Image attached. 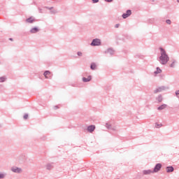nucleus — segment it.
Listing matches in <instances>:
<instances>
[{
    "label": "nucleus",
    "mask_w": 179,
    "mask_h": 179,
    "mask_svg": "<svg viewBox=\"0 0 179 179\" xmlns=\"http://www.w3.org/2000/svg\"><path fill=\"white\" fill-rule=\"evenodd\" d=\"M27 118H29V115L28 114H25L24 115V120H27Z\"/></svg>",
    "instance_id": "nucleus-29"
},
{
    "label": "nucleus",
    "mask_w": 179,
    "mask_h": 179,
    "mask_svg": "<svg viewBox=\"0 0 179 179\" xmlns=\"http://www.w3.org/2000/svg\"><path fill=\"white\" fill-rule=\"evenodd\" d=\"M43 76H45V79H52L51 72L50 71H45L43 73Z\"/></svg>",
    "instance_id": "nucleus-6"
},
{
    "label": "nucleus",
    "mask_w": 179,
    "mask_h": 179,
    "mask_svg": "<svg viewBox=\"0 0 179 179\" xmlns=\"http://www.w3.org/2000/svg\"><path fill=\"white\" fill-rule=\"evenodd\" d=\"M105 52L106 54H110V55H114L115 51L113 48H108Z\"/></svg>",
    "instance_id": "nucleus-13"
},
{
    "label": "nucleus",
    "mask_w": 179,
    "mask_h": 179,
    "mask_svg": "<svg viewBox=\"0 0 179 179\" xmlns=\"http://www.w3.org/2000/svg\"><path fill=\"white\" fill-rule=\"evenodd\" d=\"M176 1L178 2V3H179V0H176Z\"/></svg>",
    "instance_id": "nucleus-37"
},
{
    "label": "nucleus",
    "mask_w": 179,
    "mask_h": 179,
    "mask_svg": "<svg viewBox=\"0 0 179 179\" xmlns=\"http://www.w3.org/2000/svg\"><path fill=\"white\" fill-rule=\"evenodd\" d=\"M99 2V0H92L93 3H97Z\"/></svg>",
    "instance_id": "nucleus-31"
},
{
    "label": "nucleus",
    "mask_w": 179,
    "mask_h": 179,
    "mask_svg": "<svg viewBox=\"0 0 179 179\" xmlns=\"http://www.w3.org/2000/svg\"><path fill=\"white\" fill-rule=\"evenodd\" d=\"M162 127H163V124H155V128H162Z\"/></svg>",
    "instance_id": "nucleus-25"
},
{
    "label": "nucleus",
    "mask_w": 179,
    "mask_h": 179,
    "mask_svg": "<svg viewBox=\"0 0 179 179\" xmlns=\"http://www.w3.org/2000/svg\"><path fill=\"white\" fill-rule=\"evenodd\" d=\"M96 63H92L91 64V66H90V68L92 71H94L96 68Z\"/></svg>",
    "instance_id": "nucleus-21"
},
{
    "label": "nucleus",
    "mask_w": 179,
    "mask_h": 179,
    "mask_svg": "<svg viewBox=\"0 0 179 179\" xmlns=\"http://www.w3.org/2000/svg\"><path fill=\"white\" fill-rule=\"evenodd\" d=\"M175 94H176V96L179 99V90H178V91H176V92H175Z\"/></svg>",
    "instance_id": "nucleus-28"
},
{
    "label": "nucleus",
    "mask_w": 179,
    "mask_h": 179,
    "mask_svg": "<svg viewBox=\"0 0 179 179\" xmlns=\"http://www.w3.org/2000/svg\"><path fill=\"white\" fill-rule=\"evenodd\" d=\"M105 127L107 128V129H112V131H115V128H113L110 124L106 123Z\"/></svg>",
    "instance_id": "nucleus-17"
},
{
    "label": "nucleus",
    "mask_w": 179,
    "mask_h": 179,
    "mask_svg": "<svg viewBox=\"0 0 179 179\" xmlns=\"http://www.w3.org/2000/svg\"><path fill=\"white\" fill-rule=\"evenodd\" d=\"M46 170H52L54 169V163H48L45 165Z\"/></svg>",
    "instance_id": "nucleus-9"
},
{
    "label": "nucleus",
    "mask_w": 179,
    "mask_h": 179,
    "mask_svg": "<svg viewBox=\"0 0 179 179\" xmlns=\"http://www.w3.org/2000/svg\"><path fill=\"white\" fill-rule=\"evenodd\" d=\"M131 15H132V11L131 10H127L126 13L122 14V17H123V19H127V17H129Z\"/></svg>",
    "instance_id": "nucleus-4"
},
{
    "label": "nucleus",
    "mask_w": 179,
    "mask_h": 179,
    "mask_svg": "<svg viewBox=\"0 0 179 179\" xmlns=\"http://www.w3.org/2000/svg\"><path fill=\"white\" fill-rule=\"evenodd\" d=\"M166 23L167 24H171V20H166Z\"/></svg>",
    "instance_id": "nucleus-27"
},
{
    "label": "nucleus",
    "mask_w": 179,
    "mask_h": 179,
    "mask_svg": "<svg viewBox=\"0 0 179 179\" xmlns=\"http://www.w3.org/2000/svg\"><path fill=\"white\" fill-rule=\"evenodd\" d=\"M160 51V57H159V64L162 65H166L169 61H170V57H169V55L166 52V50L163 48H159Z\"/></svg>",
    "instance_id": "nucleus-1"
},
{
    "label": "nucleus",
    "mask_w": 179,
    "mask_h": 179,
    "mask_svg": "<svg viewBox=\"0 0 179 179\" xmlns=\"http://www.w3.org/2000/svg\"><path fill=\"white\" fill-rule=\"evenodd\" d=\"M115 27L116 29H118V27H120V24H116L115 26Z\"/></svg>",
    "instance_id": "nucleus-32"
},
{
    "label": "nucleus",
    "mask_w": 179,
    "mask_h": 179,
    "mask_svg": "<svg viewBox=\"0 0 179 179\" xmlns=\"http://www.w3.org/2000/svg\"><path fill=\"white\" fill-rule=\"evenodd\" d=\"M155 75L162 73V69L159 67H157V70L154 72Z\"/></svg>",
    "instance_id": "nucleus-19"
},
{
    "label": "nucleus",
    "mask_w": 179,
    "mask_h": 179,
    "mask_svg": "<svg viewBox=\"0 0 179 179\" xmlns=\"http://www.w3.org/2000/svg\"><path fill=\"white\" fill-rule=\"evenodd\" d=\"M11 171H13V173H17V174H20V173H22V168H19L17 166H13L11 168Z\"/></svg>",
    "instance_id": "nucleus-3"
},
{
    "label": "nucleus",
    "mask_w": 179,
    "mask_h": 179,
    "mask_svg": "<svg viewBox=\"0 0 179 179\" xmlns=\"http://www.w3.org/2000/svg\"><path fill=\"white\" fill-rule=\"evenodd\" d=\"M156 100H157V101H159V103H162L163 101V96H162V94H159Z\"/></svg>",
    "instance_id": "nucleus-18"
},
{
    "label": "nucleus",
    "mask_w": 179,
    "mask_h": 179,
    "mask_svg": "<svg viewBox=\"0 0 179 179\" xmlns=\"http://www.w3.org/2000/svg\"><path fill=\"white\" fill-rule=\"evenodd\" d=\"M163 90H164V87H159L154 90V93H160V92H163Z\"/></svg>",
    "instance_id": "nucleus-12"
},
{
    "label": "nucleus",
    "mask_w": 179,
    "mask_h": 179,
    "mask_svg": "<svg viewBox=\"0 0 179 179\" xmlns=\"http://www.w3.org/2000/svg\"><path fill=\"white\" fill-rule=\"evenodd\" d=\"M38 10H39V13H43V9H41V8H38Z\"/></svg>",
    "instance_id": "nucleus-33"
},
{
    "label": "nucleus",
    "mask_w": 179,
    "mask_h": 179,
    "mask_svg": "<svg viewBox=\"0 0 179 179\" xmlns=\"http://www.w3.org/2000/svg\"><path fill=\"white\" fill-rule=\"evenodd\" d=\"M153 171L148 169V170H144L143 171V174H144V176H149V174H153Z\"/></svg>",
    "instance_id": "nucleus-11"
},
{
    "label": "nucleus",
    "mask_w": 179,
    "mask_h": 179,
    "mask_svg": "<svg viewBox=\"0 0 179 179\" xmlns=\"http://www.w3.org/2000/svg\"><path fill=\"white\" fill-rule=\"evenodd\" d=\"M57 108H58V106H55V109L57 110Z\"/></svg>",
    "instance_id": "nucleus-35"
},
{
    "label": "nucleus",
    "mask_w": 179,
    "mask_h": 179,
    "mask_svg": "<svg viewBox=\"0 0 179 179\" xmlns=\"http://www.w3.org/2000/svg\"><path fill=\"white\" fill-rule=\"evenodd\" d=\"M87 131L88 132H90V134H92V132H94V129H96V126L92 124L87 127Z\"/></svg>",
    "instance_id": "nucleus-8"
},
{
    "label": "nucleus",
    "mask_w": 179,
    "mask_h": 179,
    "mask_svg": "<svg viewBox=\"0 0 179 179\" xmlns=\"http://www.w3.org/2000/svg\"><path fill=\"white\" fill-rule=\"evenodd\" d=\"M5 80H6V77H5V76L0 77V83H3V82H5Z\"/></svg>",
    "instance_id": "nucleus-23"
},
{
    "label": "nucleus",
    "mask_w": 179,
    "mask_h": 179,
    "mask_svg": "<svg viewBox=\"0 0 179 179\" xmlns=\"http://www.w3.org/2000/svg\"><path fill=\"white\" fill-rule=\"evenodd\" d=\"M25 22L29 24L34 23V22H36V19H34L33 17H29L26 20Z\"/></svg>",
    "instance_id": "nucleus-10"
},
{
    "label": "nucleus",
    "mask_w": 179,
    "mask_h": 179,
    "mask_svg": "<svg viewBox=\"0 0 179 179\" xmlns=\"http://www.w3.org/2000/svg\"><path fill=\"white\" fill-rule=\"evenodd\" d=\"M90 80H92V76H89L87 78L85 77L83 78V82L84 83L90 82Z\"/></svg>",
    "instance_id": "nucleus-15"
},
{
    "label": "nucleus",
    "mask_w": 179,
    "mask_h": 179,
    "mask_svg": "<svg viewBox=\"0 0 179 179\" xmlns=\"http://www.w3.org/2000/svg\"><path fill=\"white\" fill-rule=\"evenodd\" d=\"M105 2H113V0H104Z\"/></svg>",
    "instance_id": "nucleus-34"
},
{
    "label": "nucleus",
    "mask_w": 179,
    "mask_h": 179,
    "mask_svg": "<svg viewBox=\"0 0 179 179\" xmlns=\"http://www.w3.org/2000/svg\"><path fill=\"white\" fill-rule=\"evenodd\" d=\"M162 169V164H157L152 170V173H159Z\"/></svg>",
    "instance_id": "nucleus-5"
},
{
    "label": "nucleus",
    "mask_w": 179,
    "mask_h": 179,
    "mask_svg": "<svg viewBox=\"0 0 179 179\" xmlns=\"http://www.w3.org/2000/svg\"><path fill=\"white\" fill-rule=\"evenodd\" d=\"M0 128H1V124H0Z\"/></svg>",
    "instance_id": "nucleus-38"
},
{
    "label": "nucleus",
    "mask_w": 179,
    "mask_h": 179,
    "mask_svg": "<svg viewBox=\"0 0 179 179\" xmlns=\"http://www.w3.org/2000/svg\"><path fill=\"white\" fill-rule=\"evenodd\" d=\"M9 40H10L11 41L13 40L12 38H9Z\"/></svg>",
    "instance_id": "nucleus-36"
},
{
    "label": "nucleus",
    "mask_w": 179,
    "mask_h": 179,
    "mask_svg": "<svg viewBox=\"0 0 179 179\" xmlns=\"http://www.w3.org/2000/svg\"><path fill=\"white\" fill-rule=\"evenodd\" d=\"M5 177H6V173L0 172V179H3Z\"/></svg>",
    "instance_id": "nucleus-20"
},
{
    "label": "nucleus",
    "mask_w": 179,
    "mask_h": 179,
    "mask_svg": "<svg viewBox=\"0 0 179 179\" xmlns=\"http://www.w3.org/2000/svg\"><path fill=\"white\" fill-rule=\"evenodd\" d=\"M177 62L176 61V60H173V62H172V63L170 64V67L171 68H176V63Z\"/></svg>",
    "instance_id": "nucleus-22"
},
{
    "label": "nucleus",
    "mask_w": 179,
    "mask_h": 179,
    "mask_svg": "<svg viewBox=\"0 0 179 179\" xmlns=\"http://www.w3.org/2000/svg\"><path fill=\"white\" fill-rule=\"evenodd\" d=\"M50 13L51 15H55V13H58V11L53 8L52 10H50Z\"/></svg>",
    "instance_id": "nucleus-24"
},
{
    "label": "nucleus",
    "mask_w": 179,
    "mask_h": 179,
    "mask_svg": "<svg viewBox=\"0 0 179 179\" xmlns=\"http://www.w3.org/2000/svg\"><path fill=\"white\" fill-rule=\"evenodd\" d=\"M46 9H48L49 10H52L54 9V7H45Z\"/></svg>",
    "instance_id": "nucleus-30"
},
{
    "label": "nucleus",
    "mask_w": 179,
    "mask_h": 179,
    "mask_svg": "<svg viewBox=\"0 0 179 179\" xmlns=\"http://www.w3.org/2000/svg\"><path fill=\"white\" fill-rule=\"evenodd\" d=\"M166 170V173H173V171H174V167L167 166Z\"/></svg>",
    "instance_id": "nucleus-16"
},
{
    "label": "nucleus",
    "mask_w": 179,
    "mask_h": 179,
    "mask_svg": "<svg viewBox=\"0 0 179 179\" xmlns=\"http://www.w3.org/2000/svg\"><path fill=\"white\" fill-rule=\"evenodd\" d=\"M29 31L31 34H36V33H38V31H40V29L37 27H35L31 28Z\"/></svg>",
    "instance_id": "nucleus-7"
},
{
    "label": "nucleus",
    "mask_w": 179,
    "mask_h": 179,
    "mask_svg": "<svg viewBox=\"0 0 179 179\" xmlns=\"http://www.w3.org/2000/svg\"><path fill=\"white\" fill-rule=\"evenodd\" d=\"M90 45H92V47L101 45V41L99 38L93 39L92 43H90Z\"/></svg>",
    "instance_id": "nucleus-2"
},
{
    "label": "nucleus",
    "mask_w": 179,
    "mask_h": 179,
    "mask_svg": "<svg viewBox=\"0 0 179 179\" xmlns=\"http://www.w3.org/2000/svg\"><path fill=\"white\" fill-rule=\"evenodd\" d=\"M77 55H78V57H83V53L82 52H77Z\"/></svg>",
    "instance_id": "nucleus-26"
},
{
    "label": "nucleus",
    "mask_w": 179,
    "mask_h": 179,
    "mask_svg": "<svg viewBox=\"0 0 179 179\" xmlns=\"http://www.w3.org/2000/svg\"><path fill=\"white\" fill-rule=\"evenodd\" d=\"M0 64H1V62H0Z\"/></svg>",
    "instance_id": "nucleus-39"
},
{
    "label": "nucleus",
    "mask_w": 179,
    "mask_h": 179,
    "mask_svg": "<svg viewBox=\"0 0 179 179\" xmlns=\"http://www.w3.org/2000/svg\"><path fill=\"white\" fill-rule=\"evenodd\" d=\"M164 108H167V104L164 103L162 105H161L160 106H159L157 108V110H159V111H162V110H164Z\"/></svg>",
    "instance_id": "nucleus-14"
}]
</instances>
